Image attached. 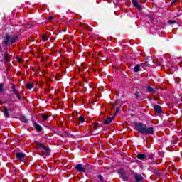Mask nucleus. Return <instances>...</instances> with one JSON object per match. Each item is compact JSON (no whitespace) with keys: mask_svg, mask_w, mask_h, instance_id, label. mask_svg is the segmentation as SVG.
<instances>
[{"mask_svg":"<svg viewBox=\"0 0 182 182\" xmlns=\"http://www.w3.org/2000/svg\"><path fill=\"white\" fill-rule=\"evenodd\" d=\"M135 130L141 134H153L154 133L153 127H148L147 124L141 122L135 123Z\"/></svg>","mask_w":182,"mask_h":182,"instance_id":"obj_1","label":"nucleus"},{"mask_svg":"<svg viewBox=\"0 0 182 182\" xmlns=\"http://www.w3.org/2000/svg\"><path fill=\"white\" fill-rule=\"evenodd\" d=\"M19 39V36L18 35H12L11 34H6L4 36V40L2 43L3 48H7L8 43H10V45H14V43H16L18 40Z\"/></svg>","mask_w":182,"mask_h":182,"instance_id":"obj_2","label":"nucleus"},{"mask_svg":"<svg viewBox=\"0 0 182 182\" xmlns=\"http://www.w3.org/2000/svg\"><path fill=\"white\" fill-rule=\"evenodd\" d=\"M35 144L36 149H38L41 151V156H43V157L50 156V149H49V147L45 146L43 145V143H39L38 141H36Z\"/></svg>","mask_w":182,"mask_h":182,"instance_id":"obj_3","label":"nucleus"},{"mask_svg":"<svg viewBox=\"0 0 182 182\" xmlns=\"http://www.w3.org/2000/svg\"><path fill=\"white\" fill-rule=\"evenodd\" d=\"M11 89L13 93H14V95H16V97H17L18 100H21V95L19 94V92H18V90H16V87L14 85H12Z\"/></svg>","mask_w":182,"mask_h":182,"instance_id":"obj_4","label":"nucleus"},{"mask_svg":"<svg viewBox=\"0 0 182 182\" xmlns=\"http://www.w3.org/2000/svg\"><path fill=\"white\" fill-rule=\"evenodd\" d=\"M75 169L77 171H80L81 173H85L86 171V168L83 167V165L82 164H77L75 166Z\"/></svg>","mask_w":182,"mask_h":182,"instance_id":"obj_5","label":"nucleus"},{"mask_svg":"<svg viewBox=\"0 0 182 182\" xmlns=\"http://www.w3.org/2000/svg\"><path fill=\"white\" fill-rule=\"evenodd\" d=\"M154 112H156V113H161L163 112V109L161 108V107H160L158 105H155L154 107Z\"/></svg>","mask_w":182,"mask_h":182,"instance_id":"obj_6","label":"nucleus"},{"mask_svg":"<svg viewBox=\"0 0 182 182\" xmlns=\"http://www.w3.org/2000/svg\"><path fill=\"white\" fill-rule=\"evenodd\" d=\"M33 127L36 129V131H38V132H41V131L42 130V126H41L39 124H38L37 122H35L33 124Z\"/></svg>","mask_w":182,"mask_h":182,"instance_id":"obj_7","label":"nucleus"},{"mask_svg":"<svg viewBox=\"0 0 182 182\" xmlns=\"http://www.w3.org/2000/svg\"><path fill=\"white\" fill-rule=\"evenodd\" d=\"M132 4L134 6H136V9H139V11L141 9V6L139 4V3L137 2V0H132Z\"/></svg>","mask_w":182,"mask_h":182,"instance_id":"obj_8","label":"nucleus"},{"mask_svg":"<svg viewBox=\"0 0 182 182\" xmlns=\"http://www.w3.org/2000/svg\"><path fill=\"white\" fill-rule=\"evenodd\" d=\"M113 119H114V117H109L108 118H107L106 119H105L104 123L105 124H110V123H112V121L113 120Z\"/></svg>","mask_w":182,"mask_h":182,"instance_id":"obj_9","label":"nucleus"},{"mask_svg":"<svg viewBox=\"0 0 182 182\" xmlns=\"http://www.w3.org/2000/svg\"><path fill=\"white\" fill-rule=\"evenodd\" d=\"M134 178H135L136 181L140 182L143 180V176L141 175L136 174V175H135Z\"/></svg>","mask_w":182,"mask_h":182,"instance_id":"obj_10","label":"nucleus"},{"mask_svg":"<svg viewBox=\"0 0 182 182\" xmlns=\"http://www.w3.org/2000/svg\"><path fill=\"white\" fill-rule=\"evenodd\" d=\"M146 92L149 93H156V90L153 89V87L150 86H146Z\"/></svg>","mask_w":182,"mask_h":182,"instance_id":"obj_11","label":"nucleus"},{"mask_svg":"<svg viewBox=\"0 0 182 182\" xmlns=\"http://www.w3.org/2000/svg\"><path fill=\"white\" fill-rule=\"evenodd\" d=\"M137 159H139V160H147L146 155L143 154H139L137 155Z\"/></svg>","mask_w":182,"mask_h":182,"instance_id":"obj_12","label":"nucleus"},{"mask_svg":"<svg viewBox=\"0 0 182 182\" xmlns=\"http://www.w3.org/2000/svg\"><path fill=\"white\" fill-rule=\"evenodd\" d=\"M4 116L5 117H9L10 114H9V111L8 110V108H6V107H4Z\"/></svg>","mask_w":182,"mask_h":182,"instance_id":"obj_13","label":"nucleus"},{"mask_svg":"<svg viewBox=\"0 0 182 182\" xmlns=\"http://www.w3.org/2000/svg\"><path fill=\"white\" fill-rule=\"evenodd\" d=\"M16 156L17 159H19V160H22V159H23V157H25V155H23V154H22V153H17L16 154Z\"/></svg>","mask_w":182,"mask_h":182,"instance_id":"obj_14","label":"nucleus"},{"mask_svg":"<svg viewBox=\"0 0 182 182\" xmlns=\"http://www.w3.org/2000/svg\"><path fill=\"white\" fill-rule=\"evenodd\" d=\"M41 117H42L43 122H46V120H48V119H49V115H48L47 114H43L41 115Z\"/></svg>","mask_w":182,"mask_h":182,"instance_id":"obj_15","label":"nucleus"},{"mask_svg":"<svg viewBox=\"0 0 182 182\" xmlns=\"http://www.w3.org/2000/svg\"><path fill=\"white\" fill-rule=\"evenodd\" d=\"M118 173L120 177H122L123 176H124V174H126V171H124V169H120L119 171H118Z\"/></svg>","mask_w":182,"mask_h":182,"instance_id":"obj_16","label":"nucleus"},{"mask_svg":"<svg viewBox=\"0 0 182 182\" xmlns=\"http://www.w3.org/2000/svg\"><path fill=\"white\" fill-rule=\"evenodd\" d=\"M146 156V160L147 159H150L151 160H153V159H154V155L151 153L147 154Z\"/></svg>","mask_w":182,"mask_h":182,"instance_id":"obj_17","label":"nucleus"},{"mask_svg":"<svg viewBox=\"0 0 182 182\" xmlns=\"http://www.w3.org/2000/svg\"><path fill=\"white\" fill-rule=\"evenodd\" d=\"M26 87L28 90H31V89H32L33 87V84L32 83H27L26 85Z\"/></svg>","mask_w":182,"mask_h":182,"instance_id":"obj_18","label":"nucleus"},{"mask_svg":"<svg viewBox=\"0 0 182 182\" xmlns=\"http://www.w3.org/2000/svg\"><path fill=\"white\" fill-rule=\"evenodd\" d=\"M140 70V65H136L134 68V72H139Z\"/></svg>","mask_w":182,"mask_h":182,"instance_id":"obj_19","label":"nucleus"},{"mask_svg":"<svg viewBox=\"0 0 182 182\" xmlns=\"http://www.w3.org/2000/svg\"><path fill=\"white\" fill-rule=\"evenodd\" d=\"M42 39H43V42H46V41H48V39H49V38L48 37V36H46V34L43 35L42 36Z\"/></svg>","mask_w":182,"mask_h":182,"instance_id":"obj_20","label":"nucleus"},{"mask_svg":"<svg viewBox=\"0 0 182 182\" xmlns=\"http://www.w3.org/2000/svg\"><path fill=\"white\" fill-rule=\"evenodd\" d=\"M121 178H122V180H124V181H129V178L125 175L121 176Z\"/></svg>","mask_w":182,"mask_h":182,"instance_id":"obj_21","label":"nucleus"},{"mask_svg":"<svg viewBox=\"0 0 182 182\" xmlns=\"http://www.w3.org/2000/svg\"><path fill=\"white\" fill-rule=\"evenodd\" d=\"M78 120L80 123H83L85 122V118L82 116H81L79 117Z\"/></svg>","mask_w":182,"mask_h":182,"instance_id":"obj_22","label":"nucleus"},{"mask_svg":"<svg viewBox=\"0 0 182 182\" xmlns=\"http://www.w3.org/2000/svg\"><path fill=\"white\" fill-rule=\"evenodd\" d=\"M4 84H0V93H2L4 92Z\"/></svg>","mask_w":182,"mask_h":182,"instance_id":"obj_23","label":"nucleus"},{"mask_svg":"<svg viewBox=\"0 0 182 182\" xmlns=\"http://www.w3.org/2000/svg\"><path fill=\"white\" fill-rule=\"evenodd\" d=\"M135 96H136V99L140 98V92H136L135 93Z\"/></svg>","mask_w":182,"mask_h":182,"instance_id":"obj_24","label":"nucleus"},{"mask_svg":"<svg viewBox=\"0 0 182 182\" xmlns=\"http://www.w3.org/2000/svg\"><path fill=\"white\" fill-rule=\"evenodd\" d=\"M98 178L100 180V181L104 182L105 181L103 180V176L102 175H98Z\"/></svg>","mask_w":182,"mask_h":182,"instance_id":"obj_25","label":"nucleus"},{"mask_svg":"<svg viewBox=\"0 0 182 182\" xmlns=\"http://www.w3.org/2000/svg\"><path fill=\"white\" fill-rule=\"evenodd\" d=\"M53 19H54V17H52V16L48 17V20L50 21H53Z\"/></svg>","mask_w":182,"mask_h":182,"instance_id":"obj_26","label":"nucleus"},{"mask_svg":"<svg viewBox=\"0 0 182 182\" xmlns=\"http://www.w3.org/2000/svg\"><path fill=\"white\" fill-rule=\"evenodd\" d=\"M169 23L172 24V23H176V21H170Z\"/></svg>","mask_w":182,"mask_h":182,"instance_id":"obj_27","label":"nucleus"},{"mask_svg":"<svg viewBox=\"0 0 182 182\" xmlns=\"http://www.w3.org/2000/svg\"><path fill=\"white\" fill-rule=\"evenodd\" d=\"M180 0H173V2H178Z\"/></svg>","mask_w":182,"mask_h":182,"instance_id":"obj_28","label":"nucleus"},{"mask_svg":"<svg viewBox=\"0 0 182 182\" xmlns=\"http://www.w3.org/2000/svg\"><path fill=\"white\" fill-rule=\"evenodd\" d=\"M97 124H96L95 126H94V129H96Z\"/></svg>","mask_w":182,"mask_h":182,"instance_id":"obj_29","label":"nucleus"},{"mask_svg":"<svg viewBox=\"0 0 182 182\" xmlns=\"http://www.w3.org/2000/svg\"><path fill=\"white\" fill-rule=\"evenodd\" d=\"M10 112H14V109H10Z\"/></svg>","mask_w":182,"mask_h":182,"instance_id":"obj_30","label":"nucleus"}]
</instances>
